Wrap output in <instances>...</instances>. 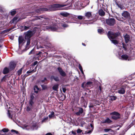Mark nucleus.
Listing matches in <instances>:
<instances>
[{
	"instance_id": "f03ea898",
	"label": "nucleus",
	"mask_w": 135,
	"mask_h": 135,
	"mask_svg": "<svg viewBox=\"0 0 135 135\" xmlns=\"http://www.w3.org/2000/svg\"><path fill=\"white\" fill-rule=\"evenodd\" d=\"M68 3H65L63 4H55L50 6L48 9L49 11H54L58 10V8L62 7L65 6H68L65 8V9L66 10L68 9H70L71 3L69 2V1L67 2Z\"/></svg>"
},
{
	"instance_id": "3c124183",
	"label": "nucleus",
	"mask_w": 135,
	"mask_h": 135,
	"mask_svg": "<svg viewBox=\"0 0 135 135\" xmlns=\"http://www.w3.org/2000/svg\"><path fill=\"white\" fill-rule=\"evenodd\" d=\"M92 84V82L91 81H88L86 83V85H90Z\"/></svg>"
},
{
	"instance_id": "2f4dec72",
	"label": "nucleus",
	"mask_w": 135,
	"mask_h": 135,
	"mask_svg": "<svg viewBox=\"0 0 135 135\" xmlns=\"http://www.w3.org/2000/svg\"><path fill=\"white\" fill-rule=\"evenodd\" d=\"M54 112H52L51 114L49 115V117L51 118L54 117Z\"/></svg>"
},
{
	"instance_id": "8fccbe9b",
	"label": "nucleus",
	"mask_w": 135,
	"mask_h": 135,
	"mask_svg": "<svg viewBox=\"0 0 135 135\" xmlns=\"http://www.w3.org/2000/svg\"><path fill=\"white\" fill-rule=\"evenodd\" d=\"M77 131L78 133H81L82 132V131L80 129H78Z\"/></svg>"
},
{
	"instance_id": "20e7f679",
	"label": "nucleus",
	"mask_w": 135,
	"mask_h": 135,
	"mask_svg": "<svg viewBox=\"0 0 135 135\" xmlns=\"http://www.w3.org/2000/svg\"><path fill=\"white\" fill-rule=\"evenodd\" d=\"M129 85V84L123 83L122 86L118 89V93L120 94H124L125 93V90L127 89H128L130 88Z\"/></svg>"
},
{
	"instance_id": "338daca9",
	"label": "nucleus",
	"mask_w": 135,
	"mask_h": 135,
	"mask_svg": "<svg viewBox=\"0 0 135 135\" xmlns=\"http://www.w3.org/2000/svg\"><path fill=\"white\" fill-rule=\"evenodd\" d=\"M90 125L91 126V127H92V128H93V126L92 125V124H90Z\"/></svg>"
},
{
	"instance_id": "2eb2a0df",
	"label": "nucleus",
	"mask_w": 135,
	"mask_h": 135,
	"mask_svg": "<svg viewBox=\"0 0 135 135\" xmlns=\"http://www.w3.org/2000/svg\"><path fill=\"white\" fill-rule=\"evenodd\" d=\"M16 66V64L14 62H11L10 63L9 68L10 70L13 69Z\"/></svg>"
},
{
	"instance_id": "f3484780",
	"label": "nucleus",
	"mask_w": 135,
	"mask_h": 135,
	"mask_svg": "<svg viewBox=\"0 0 135 135\" xmlns=\"http://www.w3.org/2000/svg\"><path fill=\"white\" fill-rule=\"evenodd\" d=\"M98 13L99 15L102 16H104L105 15L104 12L102 9L99 10Z\"/></svg>"
},
{
	"instance_id": "aec40b11",
	"label": "nucleus",
	"mask_w": 135,
	"mask_h": 135,
	"mask_svg": "<svg viewBox=\"0 0 135 135\" xmlns=\"http://www.w3.org/2000/svg\"><path fill=\"white\" fill-rule=\"evenodd\" d=\"M23 38L22 36H19L18 38L19 44L22 43L24 41Z\"/></svg>"
},
{
	"instance_id": "a19ab883",
	"label": "nucleus",
	"mask_w": 135,
	"mask_h": 135,
	"mask_svg": "<svg viewBox=\"0 0 135 135\" xmlns=\"http://www.w3.org/2000/svg\"><path fill=\"white\" fill-rule=\"evenodd\" d=\"M22 71V69H21L18 70V75H20Z\"/></svg>"
},
{
	"instance_id": "4468645a",
	"label": "nucleus",
	"mask_w": 135,
	"mask_h": 135,
	"mask_svg": "<svg viewBox=\"0 0 135 135\" xmlns=\"http://www.w3.org/2000/svg\"><path fill=\"white\" fill-rule=\"evenodd\" d=\"M122 16L125 18H127L129 17L130 15L128 12L125 11L122 13Z\"/></svg>"
},
{
	"instance_id": "f257e3e1",
	"label": "nucleus",
	"mask_w": 135,
	"mask_h": 135,
	"mask_svg": "<svg viewBox=\"0 0 135 135\" xmlns=\"http://www.w3.org/2000/svg\"><path fill=\"white\" fill-rule=\"evenodd\" d=\"M40 20L41 25L40 26H38V27H35L34 28V31H35V32L39 33L41 30H45L46 29H49L50 30L52 31H57L59 29L58 25H54L50 27L49 26H46L43 27V25H47L49 23H51V20L48 18H45L44 17L42 16H36L34 18L32 19V21H34L35 20Z\"/></svg>"
},
{
	"instance_id": "473e14b6",
	"label": "nucleus",
	"mask_w": 135,
	"mask_h": 135,
	"mask_svg": "<svg viewBox=\"0 0 135 135\" xmlns=\"http://www.w3.org/2000/svg\"><path fill=\"white\" fill-rule=\"evenodd\" d=\"M60 25L62 26L63 27H67L68 26V25L66 24H63L62 23L60 24Z\"/></svg>"
},
{
	"instance_id": "cd10ccee",
	"label": "nucleus",
	"mask_w": 135,
	"mask_h": 135,
	"mask_svg": "<svg viewBox=\"0 0 135 135\" xmlns=\"http://www.w3.org/2000/svg\"><path fill=\"white\" fill-rule=\"evenodd\" d=\"M80 20H81L82 19H85V17H83L82 16H78L77 17Z\"/></svg>"
},
{
	"instance_id": "6e6d98bb",
	"label": "nucleus",
	"mask_w": 135,
	"mask_h": 135,
	"mask_svg": "<svg viewBox=\"0 0 135 135\" xmlns=\"http://www.w3.org/2000/svg\"><path fill=\"white\" fill-rule=\"evenodd\" d=\"M29 27H27L26 26H25L24 27V29L26 30H28L29 28Z\"/></svg>"
},
{
	"instance_id": "ddd939ff",
	"label": "nucleus",
	"mask_w": 135,
	"mask_h": 135,
	"mask_svg": "<svg viewBox=\"0 0 135 135\" xmlns=\"http://www.w3.org/2000/svg\"><path fill=\"white\" fill-rule=\"evenodd\" d=\"M79 109L78 111L76 112L75 113V114L77 115H80L81 114H82L83 112V109L82 108L78 107Z\"/></svg>"
},
{
	"instance_id": "6ab92c4d",
	"label": "nucleus",
	"mask_w": 135,
	"mask_h": 135,
	"mask_svg": "<svg viewBox=\"0 0 135 135\" xmlns=\"http://www.w3.org/2000/svg\"><path fill=\"white\" fill-rule=\"evenodd\" d=\"M9 72V69L7 67L4 68L3 71V73L4 74L8 73Z\"/></svg>"
},
{
	"instance_id": "e2e57ef3",
	"label": "nucleus",
	"mask_w": 135,
	"mask_h": 135,
	"mask_svg": "<svg viewBox=\"0 0 135 135\" xmlns=\"http://www.w3.org/2000/svg\"><path fill=\"white\" fill-rule=\"evenodd\" d=\"M33 50H32L29 53V55H30L32 53V51H33Z\"/></svg>"
},
{
	"instance_id": "bf43d9fd",
	"label": "nucleus",
	"mask_w": 135,
	"mask_h": 135,
	"mask_svg": "<svg viewBox=\"0 0 135 135\" xmlns=\"http://www.w3.org/2000/svg\"><path fill=\"white\" fill-rule=\"evenodd\" d=\"M46 135H52V134L50 133H48L46 134Z\"/></svg>"
},
{
	"instance_id": "e433bc0d",
	"label": "nucleus",
	"mask_w": 135,
	"mask_h": 135,
	"mask_svg": "<svg viewBox=\"0 0 135 135\" xmlns=\"http://www.w3.org/2000/svg\"><path fill=\"white\" fill-rule=\"evenodd\" d=\"M79 69L80 70V71L81 72V73L83 74V71L82 68V67L81 66V65L80 64L79 65Z\"/></svg>"
},
{
	"instance_id": "7c9ffc66",
	"label": "nucleus",
	"mask_w": 135,
	"mask_h": 135,
	"mask_svg": "<svg viewBox=\"0 0 135 135\" xmlns=\"http://www.w3.org/2000/svg\"><path fill=\"white\" fill-rule=\"evenodd\" d=\"M99 102L96 100H94L93 101V103L95 104L98 105L99 104Z\"/></svg>"
},
{
	"instance_id": "13d9d810",
	"label": "nucleus",
	"mask_w": 135,
	"mask_h": 135,
	"mask_svg": "<svg viewBox=\"0 0 135 135\" xmlns=\"http://www.w3.org/2000/svg\"><path fill=\"white\" fill-rule=\"evenodd\" d=\"M72 132V133L73 134H74V135H75L76 134V133L75 132H74V131H72V132Z\"/></svg>"
},
{
	"instance_id": "37998d69",
	"label": "nucleus",
	"mask_w": 135,
	"mask_h": 135,
	"mask_svg": "<svg viewBox=\"0 0 135 135\" xmlns=\"http://www.w3.org/2000/svg\"><path fill=\"white\" fill-rule=\"evenodd\" d=\"M45 80H47V79L46 78H44V79L43 80H40L39 81H38V82H39V83H41H41H43L45 81Z\"/></svg>"
},
{
	"instance_id": "c9c22d12",
	"label": "nucleus",
	"mask_w": 135,
	"mask_h": 135,
	"mask_svg": "<svg viewBox=\"0 0 135 135\" xmlns=\"http://www.w3.org/2000/svg\"><path fill=\"white\" fill-rule=\"evenodd\" d=\"M7 114L9 118H11V119L12 118V116L11 115V114L9 113V110H8Z\"/></svg>"
},
{
	"instance_id": "de8ad7c7",
	"label": "nucleus",
	"mask_w": 135,
	"mask_h": 135,
	"mask_svg": "<svg viewBox=\"0 0 135 135\" xmlns=\"http://www.w3.org/2000/svg\"><path fill=\"white\" fill-rule=\"evenodd\" d=\"M98 89H99L98 90L99 92L100 93L102 91V89L101 86H99L98 87Z\"/></svg>"
},
{
	"instance_id": "09e8293b",
	"label": "nucleus",
	"mask_w": 135,
	"mask_h": 135,
	"mask_svg": "<svg viewBox=\"0 0 135 135\" xmlns=\"http://www.w3.org/2000/svg\"><path fill=\"white\" fill-rule=\"evenodd\" d=\"M11 131L12 132H14L16 134H17L18 133V131H17L16 130H15L12 129L11 130Z\"/></svg>"
},
{
	"instance_id": "79ce46f5",
	"label": "nucleus",
	"mask_w": 135,
	"mask_h": 135,
	"mask_svg": "<svg viewBox=\"0 0 135 135\" xmlns=\"http://www.w3.org/2000/svg\"><path fill=\"white\" fill-rule=\"evenodd\" d=\"M27 42L26 44V46H28L30 44V39H27Z\"/></svg>"
},
{
	"instance_id": "9b49d317",
	"label": "nucleus",
	"mask_w": 135,
	"mask_h": 135,
	"mask_svg": "<svg viewBox=\"0 0 135 135\" xmlns=\"http://www.w3.org/2000/svg\"><path fill=\"white\" fill-rule=\"evenodd\" d=\"M112 122V121L110 120L109 118H107L105 120H103L101 121V123H109Z\"/></svg>"
},
{
	"instance_id": "6e6552de",
	"label": "nucleus",
	"mask_w": 135,
	"mask_h": 135,
	"mask_svg": "<svg viewBox=\"0 0 135 135\" xmlns=\"http://www.w3.org/2000/svg\"><path fill=\"white\" fill-rule=\"evenodd\" d=\"M57 70L60 74L62 76L65 77L66 76V73L63 71L61 68L58 67L57 68Z\"/></svg>"
},
{
	"instance_id": "5701e85b",
	"label": "nucleus",
	"mask_w": 135,
	"mask_h": 135,
	"mask_svg": "<svg viewBox=\"0 0 135 135\" xmlns=\"http://www.w3.org/2000/svg\"><path fill=\"white\" fill-rule=\"evenodd\" d=\"M60 14L62 16L65 17H67L69 15V13L67 12H62Z\"/></svg>"
},
{
	"instance_id": "bb28decb",
	"label": "nucleus",
	"mask_w": 135,
	"mask_h": 135,
	"mask_svg": "<svg viewBox=\"0 0 135 135\" xmlns=\"http://www.w3.org/2000/svg\"><path fill=\"white\" fill-rule=\"evenodd\" d=\"M32 127H33V130L36 129L38 128L37 125L36 124H33Z\"/></svg>"
},
{
	"instance_id": "58836bf2",
	"label": "nucleus",
	"mask_w": 135,
	"mask_h": 135,
	"mask_svg": "<svg viewBox=\"0 0 135 135\" xmlns=\"http://www.w3.org/2000/svg\"><path fill=\"white\" fill-rule=\"evenodd\" d=\"M33 103H34L33 100L30 99L29 101V104L31 105L32 106V105L33 104Z\"/></svg>"
},
{
	"instance_id": "72a5a7b5",
	"label": "nucleus",
	"mask_w": 135,
	"mask_h": 135,
	"mask_svg": "<svg viewBox=\"0 0 135 135\" xmlns=\"http://www.w3.org/2000/svg\"><path fill=\"white\" fill-rule=\"evenodd\" d=\"M117 5L118 6L119 8H120L121 9H123V8H123V6L122 5L120 4H117Z\"/></svg>"
},
{
	"instance_id": "1a4fd4ad",
	"label": "nucleus",
	"mask_w": 135,
	"mask_h": 135,
	"mask_svg": "<svg viewBox=\"0 0 135 135\" xmlns=\"http://www.w3.org/2000/svg\"><path fill=\"white\" fill-rule=\"evenodd\" d=\"M120 59L122 60H131L128 57L127 55H122L121 57L119 58Z\"/></svg>"
},
{
	"instance_id": "603ef678",
	"label": "nucleus",
	"mask_w": 135,
	"mask_h": 135,
	"mask_svg": "<svg viewBox=\"0 0 135 135\" xmlns=\"http://www.w3.org/2000/svg\"><path fill=\"white\" fill-rule=\"evenodd\" d=\"M11 30V29H7V30H5L4 31V32H5L7 33V32H9Z\"/></svg>"
},
{
	"instance_id": "a211bd4d",
	"label": "nucleus",
	"mask_w": 135,
	"mask_h": 135,
	"mask_svg": "<svg viewBox=\"0 0 135 135\" xmlns=\"http://www.w3.org/2000/svg\"><path fill=\"white\" fill-rule=\"evenodd\" d=\"M9 77L8 75H6L4 76L1 79V81H7Z\"/></svg>"
},
{
	"instance_id": "a878e982",
	"label": "nucleus",
	"mask_w": 135,
	"mask_h": 135,
	"mask_svg": "<svg viewBox=\"0 0 135 135\" xmlns=\"http://www.w3.org/2000/svg\"><path fill=\"white\" fill-rule=\"evenodd\" d=\"M110 100L113 101L117 99V97L114 96H112L110 97Z\"/></svg>"
},
{
	"instance_id": "4c0bfd02",
	"label": "nucleus",
	"mask_w": 135,
	"mask_h": 135,
	"mask_svg": "<svg viewBox=\"0 0 135 135\" xmlns=\"http://www.w3.org/2000/svg\"><path fill=\"white\" fill-rule=\"evenodd\" d=\"M35 99L34 96L33 94L31 95L30 96V100H33Z\"/></svg>"
},
{
	"instance_id": "0e129e2a",
	"label": "nucleus",
	"mask_w": 135,
	"mask_h": 135,
	"mask_svg": "<svg viewBox=\"0 0 135 135\" xmlns=\"http://www.w3.org/2000/svg\"><path fill=\"white\" fill-rule=\"evenodd\" d=\"M91 132H92L91 131H89L87 132V133H91Z\"/></svg>"
},
{
	"instance_id": "39448f33",
	"label": "nucleus",
	"mask_w": 135,
	"mask_h": 135,
	"mask_svg": "<svg viewBox=\"0 0 135 135\" xmlns=\"http://www.w3.org/2000/svg\"><path fill=\"white\" fill-rule=\"evenodd\" d=\"M110 114L113 115L112 116V118L114 120H117L119 119L120 117V114L118 112H114L111 113Z\"/></svg>"
},
{
	"instance_id": "ea45409f",
	"label": "nucleus",
	"mask_w": 135,
	"mask_h": 135,
	"mask_svg": "<svg viewBox=\"0 0 135 135\" xmlns=\"http://www.w3.org/2000/svg\"><path fill=\"white\" fill-rule=\"evenodd\" d=\"M2 131L3 132H8L9 130L7 129L6 128H4L3 129Z\"/></svg>"
},
{
	"instance_id": "4be33fe9",
	"label": "nucleus",
	"mask_w": 135,
	"mask_h": 135,
	"mask_svg": "<svg viewBox=\"0 0 135 135\" xmlns=\"http://www.w3.org/2000/svg\"><path fill=\"white\" fill-rule=\"evenodd\" d=\"M59 88V85L56 84L54 85L52 87V89L54 90L57 91Z\"/></svg>"
},
{
	"instance_id": "774afa93",
	"label": "nucleus",
	"mask_w": 135,
	"mask_h": 135,
	"mask_svg": "<svg viewBox=\"0 0 135 135\" xmlns=\"http://www.w3.org/2000/svg\"><path fill=\"white\" fill-rule=\"evenodd\" d=\"M82 45L84 46H85V44H84L83 43H82Z\"/></svg>"
},
{
	"instance_id": "7ed1b4c3",
	"label": "nucleus",
	"mask_w": 135,
	"mask_h": 135,
	"mask_svg": "<svg viewBox=\"0 0 135 135\" xmlns=\"http://www.w3.org/2000/svg\"><path fill=\"white\" fill-rule=\"evenodd\" d=\"M107 35L108 38L111 40L112 43L114 44H118V41L113 39H115L118 36V34L114 33L112 32H109Z\"/></svg>"
},
{
	"instance_id": "f8f14e48",
	"label": "nucleus",
	"mask_w": 135,
	"mask_h": 135,
	"mask_svg": "<svg viewBox=\"0 0 135 135\" xmlns=\"http://www.w3.org/2000/svg\"><path fill=\"white\" fill-rule=\"evenodd\" d=\"M124 37L126 43L130 41V38L129 35L126 34L124 35Z\"/></svg>"
},
{
	"instance_id": "b1692460",
	"label": "nucleus",
	"mask_w": 135,
	"mask_h": 135,
	"mask_svg": "<svg viewBox=\"0 0 135 135\" xmlns=\"http://www.w3.org/2000/svg\"><path fill=\"white\" fill-rule=\"evenodd\" d=\"M34 90L35 93H37L38 92V91L39 90V88L37 86H35L34 87Z\"/></svg>"
},
{
	"instance_id": "412c9836",
	"label": "nucleus",
	"mask_w": 135,
	"mask_h": 135,
	"mask_svg": "<svg viewBox=\"0 0 135 135\" xmlns=\"http://www.w3.org/2000/svg\"><path fill=\"white\" fill-rule=\"evenodd\" d=\"M51 80L54 79V80L56 81H59V78L57 76L55 77L54 76H52L51 77Z\"/></svg>"
},
{
	"instance_id": "9d476101",
	"label": "nucleus",
	"mask_w": 135,
	"mask_h": 135,
	"mask_svg": "<svg viewBox=\"0 0 135 135\" xmlns=\"http://www.w3.org/2000/svg\"><path fill=\"white\" fill-rule=\"evenodd\" d=\"M42 10L41 9H39L37 10L35 12H30L28 15H30L31 16H33L35 15V12L38 14H39L41 13V11Z\"/></svg>"
},
{
	"instance_id": "423d86ee",
	"label": "nucleus",
	"mask_w": 135,
	"mask_h": 135,
	"mask_svg": "<svg viewBox=\"0 0 135 135\" xmlns=\"http://www.w3.org/2000/svg\"><path fill=\"white\" fill-rule=\"evenodd\" d=\"M115 20L113 18H109L106 20L107 23L110 26H113L115 24Z\"/></svg>"
},
{
	"instance_id": "c756f323",
	"label": "nucleus",
	"mask_w": 135,
	"mask_h": 135,
	"mask_svg": "<svg viewBox=\"0 0 135 135\" xmlns=\"http://www.w3.org/2000/svg\"><path fill=\"white\" fill-rule=\"evenodd\" d=\"M18 19V18L17 17H14L12 20L13 22V23L16 22Z\"/></svg>"
},
{
	"instance_id": "864d4df0",
	"label": "nucleus",
	"mask_w": 135,
	"mask_h": 135,
	"mask_svg": "<svg viewBox=\"0 0 135 135\" xmlns=\"http://www.w3.org/2000/svg\"><path fill=\"white\" fill-rule=\"evenodd\" d=\"M41 86L42 88L44 89H45L47 88V87L46 86H45L44 85H41Z\"/></svg>"
},
{
	"instance_id": "c85d7f7f",
	"label": "nucleus",
	"mask_w": 135,
	"mask_h": 135,
	"mask_svg": "<svg viewBox=\"0 0 135 135\" xmlns=\"http://www.w3.org/2000/svg\"><path fill=\"white\" fill-rule=\"evenodd\" d=\"M103 30L102 28H100L98 29V33L100 34H102L103 32Z\"/></svg>"
},
{
	"instance_id": "69168bd1",
	"label": "nucleus",
	"mask_w": 135,
	"mask_h": 135,
	"mask_svg": "<svg viewBox=\"0 0 135 135\" xmlns=\"http://www.w3.org/2000/svg\"><path fill=\"white\" fill-rule=\"evenodd\" d=\"M66 22H67V23H71V22L70 21H67Z\"/></svg>"
},
{
	"instance_id": "f704fd0d",
	"label": "nucleus",
	"mask_w": 135,
	"mask_h": 135,
	"mask_svg": "<svg viewBox=\"0 0 135 135\" xmlns=\"http://www.w3.org/2000/svg\"><path fill=\"white\" fill-rule=\"evenodd\" d=\"M16 13V11L15 10H12L11 12V14L12 15H14Z\"/></svg>"
},
{
	"instance_id": "680f3d73",
	"label": "nucleus",
	"mask_w": 135,
	"mask_h": 135,
	"mask_svg": "<svg viewBox=\"0 0 135 135\" xmlns=\"http://www.w3.org/2000/svg\"><path fill=\"white\" fill-rule=\"evenodd\" d=\"M123 44V48L125 49H126V47H125V46H124V44L123 43L122 44Z\"/></svg>"
},
{
	"instance_id": "c03bdc74",
	"label": "nucleus",
	"mask_w": 135,
	"mask_h": 135,
	"mask_svg": "<svg viewBox=\"0 0 135 135\" xmlns=\"http://www.w3.org/2000/svg\"><path fill=\"white\" fill-rule=\"evenodd\" d=\"M34 72V70H33L32 71L29 70L27 71V74L31 73H32Z\"/></svg>"
},
{
	"instance_id": "052dcab7",
	"label": "nucleus",
	"mask_w": 135,
	"mask_h": 135,
	"mask_svg": "<svg viewBox=\"0 0 135 135\" xmlns=\"http://www.w3.org/2000/svg\"><path fill=\"white\" fill-rule=\"evenodd\" d=\"M41 53V52H39L37 54V55H40Z\"/></svg>"
},
{
	"instance_id": "393cba45",
	"label": "nucleus",
	"mask_w": 135,
	"mask_h": 135,
	"mask_svg": "<svg viewBox=\"0 0 135 135\" xmlns=\"http://www.w3.org/2000/svg\"><path fill=\"white\" fill-rule=\"evenodd\" d=\"M104 131L105 132H113L111 129L110 128H106L104 129Z\"/></svg>"
},
{
	"instance_id": "4d7b16f0",
	"label": "nucleus",
	"mask_w": 135,
	"mask_h": 135,
	"mask_svg": "<svg viewBox=\"0 0 135 135\" xmlns=\"http://www.w3.org/2000/svg\"><path fill=\"white\" fill-rule=\"evenodd\" d=\"M62 90L64 93H65L66 91V89L65 88H62Z\"/></svg>"
},
{
	"instance_id": "5fc2aeb1",
	"label": "nucleus",
	"mask_w": 135,
	"mask_h": 135,
	"mask_svg": "<svg viewBox=\"0 0 135 135\" xmlns=\"http://www.w3.org/2000/svg\"><path fill=\"white\" fill-rule=\"evenodd\" d=\"M94 106H95V104H92V103H90L89 105V107L90 108H92Z\"/></svg>"
},
{
	"instance_id": "0eeeda50",
	"label": "nucleus",
	"mask_w": 135,
	"mask_h": 135,
	"mask_svg": "<svg viewBox=\"0 0 135 135\" xmlns=\"http://www.w3.org/2000/svg\"><path fill=\"white\" fill-rule=\"evenodd\" d=\"M33 34L32 32L30 31H28L25 33V39H30V38L33 35Z\"/></svg>"
},
{
	"instance_id": "a18cd8bd",
	"label": "nucleus",
	"mask_w": 135,
	"mask_h": 135,
	"mask_svg": "<svg viewBox=\"0 0 135 135\" xmlns=\"http://www.w3.org/2000/svg\"><path fill=\"white\" fill-rule=\"evenodd\" d=\"M48 118V117H46L44 118L42 120V122L43 123Z\"/></svg>"
},
{
	"instance_id": "49530a36",
	"label": "nucleus",
	"mask_w": 135,
	"mask_h": 135,
	"mask_svg": "<svg viewBox=\"0 0 135 135\" xmlns=\"http://www.w3.org/2000/svg\"><path fill=\"white\" fill-rule=\"evenodd\" d=\"M37 61H36L34 62V63L32 64V65L34 67L36 65L37 63Z\"/></svg>"
},
{
	"instance_id": "dca6fc26",
	"label": "nucleus",
	"mask_w": 135,
	"mask_h": 135,
	"mask_svg": "<svg viewBox=\"0 0 135 135\" xmlns=\"http://www.w3.org/2000/svg\"><path fill=\"white\" fill-rule=\"evenodd\" d=\"M85 16L88 19L90 18H92V16L91 12H88L86 13L85 14Z\"/></svg>"
}]
</instances>
